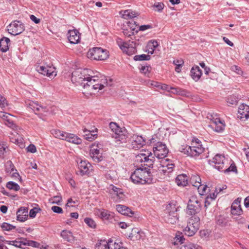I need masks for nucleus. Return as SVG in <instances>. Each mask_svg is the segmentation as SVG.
Listing matches in <instances>:
<instances>
[{"label": "nucleus", "mask_w": 249, "mask_h": 249, "mask_svg": "<svg viewBox=\"0 0 249 249\" xmlns=\"http://www.w3.org/2000/svg\"><path fill=\"white\" fill-rule=\"evenodd\" d=\"M91 71L88 69L77 70L72 73L71 81L76 85H81L87 90L88 94H91L94 89H102L106 86H111L112 79H105L99 83L97 77L90 75Z\"/></svg>", "instance_id": "nucleus-1"}, {"label": "nucleus", "mask_w": 249, "mask_h": 249, "mask_svg": "<svg viewBox=\"0 0 249 249\" xmlns=\"http://www.w3.org/2000/svg\"><path fill=\"white\" fill-rule=\"evenodd\" d=\"M155 161L154 155L151 152L144 150L136 156L134 164L136 167L142 168H153Z\"/></svg>", "instance_id": "nucleus-2"}, {"label": "nucleus", "mask_w": 249, "mask_h": 249, "mask_svg": "<svg viewBox=\"0 0 249 249\" xmlns=\"http://www.w3.org/2000/svg\"><path fill=\"white\" fill-rule=\"evenodd\" d=\"M226 162L227 161L225 157L220 154L216 155L212 160H209L210 163H213V166L219 171L224 172L225 173H228L230 172H237V169L234 163H232L230 167L224 169Z\"/></svg>", "instance_id": "nucleus-3"}, {"label": "nucleus", "mask_w": 249, "mask_h": 249, "mask_svg": "<svg viewBox=\"0 0 249 249\" xmlns=\"http://www.w3.org/2000/svg\"><path fill=\"white\" fill-rule=\"evenodd\" d=\"M117 42L120 49L128 55H131L137 52V47L139 45V40H129L124 42L121 38H118Z\"/></svg>", "instance_id": "nucleus-4"}, {"label": "nucleus", "mask_w": 249, "mask_h": 249, "mask_svg": "<svg viewBox=\"0 0 249 249\" xmlns=\"http://www.w3.org/2000/svg\"><path fill=\"white\" fill-rule=\"evenodd\" d=\"M87 57L91 60H105L109 57V52L101 47H94L89 50Z\"/></svg>", "instance_id": "nucleus-5"}, {"label": "nucleus", "mask_w": 249, "mask_h": 249, "mask_svg": "<svg viewBox=\"0 0 249 249\" xmlns=\"http://www.w3.org/2000/svg\"><path fill=\"white\" fill-rule=\"evenodd\" d=\"M199 217L197 216H193L189 219L187 225L183 230V232L188 236H193L199 229Z\"/></svg>", "instance_id": "nucleus-6"}, {"label": "nucleus", "mask_w": 249, "mask_h": 249, "mask_svg": "<svg viewBox=\"0 0 249 249\" xmlns=\"http://www.w3.org/2000/svg\"><path fill=\"white\" fill-rule=\"evenodd\" d=\"M178 209L175 205L169 204L166 206L165 214L164 216L165 221L172 224H176L178 220Z\"/></svg>", "instance_id": "nucleus-7"}, {"label": "nucleus", "mask_w": 249, "mask_h": 249, "mask_svg": "<svg viewBox=\"0 0 249 249\" xmlns=\"http://www.w3.org/2000/svg\"><path fill=\"white\" fill-rule=\"evenodd\" d=\"M190 156L192 157H198L204 151V148L201 144L200 141L194 138L191 141V145L189 146Z\"/></svg>", "instance_id": "nucleus-8"}, {"label": "nucleus", "mask_w": 249, "mask_h": 249, "mask_svg": "<svg viewBox=\"0 0 249 249\" xmlns=\"http://www.w3.org/2000/svg\"><path fill=\"white\" fill-rule=\"evenodd\" d=\"M201 208V202L196 196H192L188 203L187 213L190 215H195L198 213Z\"/></svg>", "instance_id": "nucleus-9"}, {"label": "nucleus", "mask_w": 249, "mask_h": 249, "mask_svg": "<svg viewBox=\"0 0 249 249\" xmlns=\"http://www.w3.org/2000/svg\"><path fill=\"white\" fill-rule=\"evenodd\" d=\"M154 155L158 159H163L168 153V149L164 143L158 142L156 146L153 148Z\"/></svg>", "instance_id": "nucleus-10"}, {"label": "nucleus", "mask_w": 249, "mask_h": 249, "mask_svg": "<svg viewBox=\"0 0 249 249\" xmlns=\"http://www.w3.org/2000/svg\"><path fill=\"white\" fill-rule=\"evenodd\" d=\"M36 70L39 73L50 77L55 76L56 75L55 69L53 66H37Z\"/></svg>", "instance_id": "nucleus-11"}, {"label": "nucleus", "mask_w": 249, "mask_h": 249, "mask_svg": "<svg viewBox=\"0 0 249 249\" xmlns=\"http://www.w3.org/2000/svg\"><path fill=\"white\" fill-rule=\"evenodd\" d=\"M112 137L114 138L117 142H119L118 144L125 143L128 138V133L124 128H122L121 130L113 133Z\"/></svg>", "instance_id": "nucleus-12"}, {"label": "nucleus", "mask_w": 249, "mask_h": 249, "mask_svg": "<svg viewBox=\"0 0 249 249\" xmlns=\"http://www.w3.org/2000/svg\"><path fill=\"white\" fill-rule=\"evenodd\" d=\"M28 107L33 110L36 114H43L47 112L48 110L46 107L40 106L37 102L33 101L28 100L25 102Z\"/></svg>", "instance_id": "nucleus-13"}, {"label": "nucleus", "mask_w": 249, "mask_h": 249, "mask_svg": "<svg viewBox=\"0 0 249 249\" xmlns=\"http://www.w3.org/2000/svg\"><path fill=\"white\" fill-rule=\"evenodd\" d=\"M21 245L24 246H31L34 248H40V243L33 240H28L25 238L17 237V247H21Z\"/></svg>", "instance_id": "nucleus-14"}, {"label": "nucleus", "mask_w": 249, "mask_h": 249, "mask_svg": "<svg viewBox=\"0 0 249 249\" xmlns=\"http://www.w3.org/2000/svg\"><path fill=\"white\" fill-rule=\"evenodd\" d=\"M77 162L78 169L77 174L79 172V174L83 176L89 174V168L91 165L89 162L86 160H81L79 162L77 161Z\"/></svg>", "instance_id": "nucleus-15"}, {"label": "nucleus", "mask_w": 249, "mask_h": 249, "mask_svg": "<svg viewBox=\"0 0 249 249\" xmlns=\"http://www.w3.org/2000/svg\"><path fill=\"white\" fill-rule=\"evenodd\" d=\"M130 179L135 184H143L142 169L137 167L135 171L131 174Z\"/></svg>", "instance_id": "nucleus-16"}, {"label": "nucleus", "mask_w": 249, "mask_h": 249, "mask_svg": "<svg viewBox=\"0 0 249 249\" xmlns=\"http://www.w3.org/2000/svg\"><path fill=\"white\" fill-rule=\"evenodd\" d=\"M216 226L219 228H225L230 225L229 217L223 215H219L215 217Z\"/></svg>", "instance_id": "nucleus-17"}, {"label": "nucleus", "mask_w": 249, "mask_h": 249, "mask_svg": "<svg viewBox=\"0 0 249 249\" xmlns=\"http://www.w3.org/2000/svg\"><path fill=\"white\" fill-rule=\"evenodd\" d=\"M99 216L103 220H106L109 222L113 223L115 221L114 213L105 209L98 210Z\"/></svg>", "instance_id": "nucleus-18"}, {"label": "nucleus", "mask_w": 249, "mask_h": 249, "mask_svg": "<svg viewBox=\"0 0 249 249\" xmlns=\"http://www.w3.org/2000/svg\"><path fill=\"white\" fill-rule=\"evenodd\" d=\"M145 144V141L141 136L135 135L132 137L131 145L133 149H140Z\"/></svg>", "instance_id": "nucleus-19"}, {"label": "nucleus", "mask_w": 249, "mask_h": 249, "mask_svg": "<svg viewBox=\"0 0 249 249\" xmlns=\"http://www.w3.org/2000/svg\"><path fill=\"white\" fill-rule=\"evenodd\" d=\"M17 220L20 222H24L26 221L28 216V208L23 207L17 211Z\"/></svg>", "instance_id": "nucleus-20"}, {"label": "nucleus", "mask_w": 249, "mask_h": 249, "mask_svg": "<svg viewBox=\"0 0 249 249\" xmlns=\"http://www.w3.org/2000/svg\"><path fill=\"white\" fill-rule=\"evenodd\" d=\"M116 209L119 213L124 215L132 217L134 214V212L129 208L123 205L118 204L116 205Z\"/></svg>", "instance_id": "nucleus-21"}, {"label": "nucleus", "mask_w": 249, "mask_h": 249, "mask_svg": "<svg viewBox=\"0 0 249 249\" xmlns=\"http://www.w3.org/2000/svg\"><path fill=\"white\" fill-rule=\"evenodd\" d=\"M68 39L71 44H76L80 40L79 33L77 30H69Z\"/></svg>", "instance_id": "nucleus-22"}, {"label": "nucleus", "mask_w": 249, "mask_h": 249, "mask_svg": "<svg viewBox=\"0 0 249 249\" xmlns=\"http://www.w3.org/2000/svg\"><path fill=\"white\" fill-rule=\"evenodd\" d=\"M238 117L241 119L249 118V106L244 104L240 105L238 108Z\"/></svg>", "instance_id": "nucleus-23"}, {"label": "nucleus", "mask_w": 249, "mask_h": 249, "mask_svg": "<svg viewBox=\"0 0 249 249\" xmlns=\"http://www.w3.org/2000/svg\"><path fill=\"white\" fill-rule=\"evenodd\" d=\"M202 74L201 70L198 66H194L190 71V75L192 78L196 82H197Z\"/></svg>", "instance_id": "nucleus-24"}, {"label": "nucleus", "mask_w": 249, "mask_h": 249, "mask_svg": "<svg viewBox=\"0 0 249 249\" xmlns=\"http://www.w3.org/2000/svg\"><path fill=\"white\" fill-rule=\"evenodd\" d=\"M84 133V137L87 140L91 142L94 140L97 137V129L95 128V130H89L86 128L83 130Z\"/></svg>", "instance_id": "nucleus-25"}, {"label": "nucleus", "mask_w": 249, "mask_h": 249, "mask_svg": "<svg viewBox=\"0 0 249 249\" xmlns=\"http://www.w3.org/2000/svg\"><path fill=\"white\" fill-rule=\"evenodd\" d=\"M64 140L76 144H79L82 142V140L78 136L73 134L69 133H67L66 134Z\"/></svg>", "instance_id": "nucleus-26"}, {"label": "nucleus", "mask_w": 249, "mask_h": 249, "mask_svg": "<svg viewBox=\"0 0 249 249\" xmlns=\"http://www.w3.org/2000/svg\"><path fill=\"white\" fill-rule=\"evenodd\" d=\"M14 116L8 114V115H6V117H5L4 121V124L15 131L14 128L16 127V124H14Z\"/></svg>", "instance_id": "nucleus-27"}, {"label": "nucleus", "mask_w": 249, "mask_h": 249, "mask_svg": "<svg viewBox=\"0 0 249 249\" xmlns=\"http://www.w3.org/2000/svg\"><path fill=\"white\" fill-rule=\"evenodd\" d=\"M176 182L178 186H185L188 183V177L184 174L179 175L176 178Z\"/></svg>", "instance_id": "nucleus-28"}, {"label": "nucleus", "mask_w": 249, "mask_h": 249, "mask_svg": "<svg viewBox=\"0 0 249 249\" xmlns=\"http://www.w3.org/2000/svg\"><path fill=\"white\" fill-rule=\"evenodd\" d=\"M10 39L8 37H3L0 39V50L2 52H6L9 49Z\"/></svg>", "instance_id": "nucleus-29"}, {"label": "nucleus", "mask_w": 249, "mask_h": 249, "mask_svg": "<svg viewBox=\"0 0 249 249\" xmlns=\"http://www.w3.org/2000/svg\"><path fill=\"white\" fill-rule=\"evenodd\" d=\"M5 167V171L8 174L12 177L15 176V174H16V173L14 172L15 166L11 160H8L6 162Z\"/></svg>", "instance_id": "nucleus-30"}, {"label": "nucleus", "mask_w": 249, "mask_h": 249, "mask_svg": "<svg viewBox=\"0 0 249 249\" xmlns=\"http://www.w3.org/2000/svg\"><path fill=\"white\" fill-rule=\"evenodd\" d=\"M142 169V178L143 184L145 183H150L152 182V178L151 177V173L148 171L146 170L147 168Z\"/></svg>", "instance_id": "nucleus-31"}, {"label": "nucleus", "mask_w": 249, "mask_h": 249, "mask_svg": "<svg viewBox=\"0 0 249 249\" xmlns=\"http://www.w3.org/2000/svg\"><path fill=\"white\" fill-rule=\"evenodd\" d=\"M61 236L66 241L72 242L74 240V237L72 233L69 231L63 230L61 232Z\"/></svg>", "instance_id": "nucleus-32"}, {"label": "nucleus", "mask_w": 249, "mask_h": 249, "mask_svg": "<svg viewBox=\"0 0 249 249\" xmlns=\"http://www.w3.org/2000/svg\"><path fill=\"white\" fill-rule=\"evenodd\" d=\"M231 213L234 215H240L242 214L243 211L237 202H234L231 205Z\"/></svg>", "instance_id": "nucleus-33"}, {"label": "nucleus", "mask_w": 249, "mask_h": 249, "mask_svg": "<svg viewBox=\"0 0 249 249\" xmlns=\"http://www.w3.org/2000/svg\"><path fill=\"white\" fill-rule=\"evenodd\" d=\"M190 182L193 186L197 187L200 186L201 179L198 175H193L190 178Z\"/></svg>", "instance_id": "nucleus-34"}, {"label": "nucleus", "mask_w": 249, "mask_h": 249, "mask_svg": "<svg viewBox=\"0 0 249 249\" xmlns=\"http://www.w3.org/2000/svg\"><path fill=\"white\" fill-rule=\"evenodd\" d=\"M138 16V13L132 11L131 10H127L124 12L123 17L124 18H132Z\"/></svg>", "instance_id": "nucleus-35"}, {"label": "nucleus", "mask_w": 249, "mask_h": 249, "mask_svg": "<svg viewBox=\"0 0 249 249\" xmlns=\"http://www.w3.org/2000/svg\"><path fill=\"white\" fill-rule=\"evenodd\" d=\"M101 144L99 143L97 145H95V143L92 144L90 150V155H95L100 154V149L101 148Z\"/></svg>", "instance_id": "nucleus-36"}, {"label": "nucleus", "mask_w": 249, "mask_h": 249, "mask_svg": "<svg viewBox=\"0 0 249 249\" xmlns=\"http://www.w3.org/2000/svg\"><path fill=\"white\" fill-rule=\"evenodd\" d=\"M52 134L55 137L63 140H65L67 132L59 130H53Z\"/></svg>", "instance_id": "nucleus-37"}, {"label": "nucleus", "mask_w": 249, "mask_h": 249, "mask_svg": "<svg viewBox=\"0 0 249 249\" xmlns=\"http://www.w3.org/2000/svg\"><path fill=\"white\" fill-rule=\"evenodd\" d=\"M239 101V98L235 94L229 96L227 99V102L231 105H236Z\"/></svg>", "instance_id": "nucleus-38"}, {"label": "nucleus", "mask_w": 249, "mask_h": 249, "mask_svg": "<svg viewBox=\"0 0 249 249\" xmlns=\"http://www.w3.org/2000/svg\"><path fill=\"white\" fill-rule=\"evenodd\" d=\"M184 240L185 239L182 235V233L178 232L174 239V245L181 244L183 243Z\"/></svg>", "instance_id": "nucleus-39"}, {"label": "nucleus", "mask_w": 249, "mask_h": 249, "mask_svg": "<svg viewBox=\"0 0 249 249\" xmlns=\"http://www.w3.org/2000/svg\"><path fill=\"white\" fill-rule=\"evenodd\" d=\"M162 169L160 170L161 171L163 174H165L166 173H169L172 172L173 169L175 167L174 164H167L165 166L162 165Z\"/></svg>", "instance_id": "nucleus-40"}, {"label": "nucleus", "mask_w": 249, "mask_h": 249, "mask_svg": "<svg viewBox=\"0 0 249 249\" xmlns=\"http://www.w3.org/2000/svg\"><path fill=\"white\" fill-rule=\"evenodd\" d=\"M122 244V243H120V244H119L112 240H110L108 241V247L107 248L108 249H121L123 247L121 245Z\"/></svg>", "instance_id": "nucleus-41"}, {"label": "nucleus", "mask_w": 249, "mask_h": 249, "mask_svg": "<svg viewBox=\"0 0 249 249\" xmlns=\"http://www.w3.org/2000/svg\"><path fill=\"white\" fill-rule=\"evenodd\" d=\"M3 231H11L16 229V226L7 222H4L0 225Z\"/></svg>", "instance_id": "nucleus-42"}, {"label": "nucleus", "mask_w": 249, "mask_h": 249, "mask_svg": "<svg viewBox=\"0 0 249 249\" xmlns=\"http://www.w3.org/2000/svg\"><path fill=\"white\" fill-rule=\"evenodd\" d=\"M108 242L105 240H101L99 242L97 243L95 245V249H108Z\"/></svg>", "instance_id": "nucleus-43"}, {"label": "nucleus", "mask_w": 249, "mask_h": 249, "mask_svg": "<svg viewBox=\"0 0 249 249\" xmlns=\"http://www.w3.org/2000/svg\"><path fill=\"white\" fill-rule=\"evenodd\" d=\"M150 58L151 57L149 55L142 54L134 56V60L135 61L149 60Z\"/></svg>", "instance_id": "nucleus-44"}, {"label": "nucleus", "mask_w": 249, "mask_h": 249, "mask_svg": "<svg viewBox=\"0 0 249 249\" xmlns=\"http://www.w3.org/2000/svg\"><path fill=\"white\" fill-rule=\"evenodd\" d=\"M180 249H200V247L191 243L182 245Z\"/></svg>", "instance_id": "nucleus-45"}, {"label": "nucleus", "mask_w": 249, "mask_h": 249, "mask_svg": "<svg viewBox=\"0 0 249 249\" xmlns=\"http://www.w3.org/2000/svg\"><path fill=\"white\" fill-rule=\"evenodd\" d=\"M16 21H13L7 26V31L9 34L15 36H16Z\"/></svg>", "instance_id": "nucleus-46"}, {"label": "nucleus", "mask_w": 249, "mask_h": 249, "mask_svg": "<svg viewBox=\"0 0 249 249\" xmlns=\"http://www.w3.org/2000/svg\"><path fill=\"white\" fill-rule=\"evenodd\" d=\"M161 89L163 90H169V89H173L174 91L172 92L174 93L179 94L180 89L179 88H175L172 87H169L168 85L164 84L161 86Z\"/></svg>", "instance_id": "nucleus-47"}, {"label": "nucleus", "mask_w": 249, "mask_h": 249, "mask_svg": "<svg viewBox=\"0 0 249 249\" xmlns=\"http://www.w3.org/2000/svg\"><path fill=\"white\" fill-rule=\"evenodd\" d=\"M25 30L24 24L19 21L17 20V35L22 33Z\"/></svg>", "instance_id": "nucleus-48"}, {"label": "nucleus", "mask_w": 249, "mask_h": 249, "mask_svg": "<svg viewBox=\"0 0 249 249\" xmlns=\"http://www.w3.org/2000/svg\"><path fill=\"white\" fill-rule=\"evenodd\" d=\"M84 222L90 228H95L96 226L95 222L92 218L87 217L84 219Z\"/></svg>", "instance_id": "nucleus-49"}, {"label": "nucleus", "mask_w": 249, "mask_h": 249, "mask_svg": "<svg viewBox=\"0 0 249 249\" xmlns=\"http://www.w3.org/2000/svg\"><path fill=\"white\" fill-rule=\"evenodd\" d=\"M41 211V209L39 207H34L30 211L29 216L31 218H35L36 216V213Z\"/></svg>", "instance_id": "nucleus-50"}, {"label": "nucleus", "mask_w": 249, "mask_h": 249, "mask_svg": "<svg viewBox=\"0 0 249 249\" xmlns=\"http://www.w3.org/2000/svg\"><path fill=\"white\" fill-rule=\"evenodd\" d=\"M62 200V198L60 196H54L49 199L50 202L57 205H60Z\"/></svg>", "instance_id": "nucleus-51"}, {"label": "nucleus", "mask_w": 249, "mask_h": 249, "mask_svg": "<svg viewBox=\"0 0 249 249\" xmlns=\"http://www.w3.org/2000/svg\"><path fill=\"white\" fill-rule=\"evenodd\" d=\"M124 35L128 37H130L131 36H133L134 34V29H132V27L128 28L126 27L123 29Z\"/></svg>", "instance_id": "nucleus-52"}, {"label": "nucleus", "mask_w": 249, "mask_h": 249, "mask_svg": "<svg viewBox=\"0 0 249 249\" xmlns=\"http://www.w3.org/2000/svg\"><path fill=\"white\" fill-rule=\"evenodd\" d=\"M164 7V5L162 2H155L153 5L155 10L159 12H161Z\"/></svg>", "instance_id": "nucleus-53"}, {"label": "nucleus", "mask_w": 249, "mask_h": 249, "mask_svg": "<svg viewBox=\"0 0 249 249\" xmlns=\"http://www.w3.org/2000/svg\"><path fill=\"white\" fill-rule=\"evenodd\" d=\"M109 127L113 133L121 130L122 128L116 123L114 122H111L109 124Z\"/></svg>", "instance_id": "nucleus-54"}, {"label": "nucleus", "mask_w": 249, "mask_h": 249, "mask_svg": "<svg viewBox=\"0 0 249 249\" xmlns=\"http://www.w3.org/2000/svg\"><path fill=\"white\" fill-rule=\"evenodd\" d=\"M213 126L214 128V130L217 132H220L223 131L224 129L225 124L224 123H218L217 124H215Z\"/></svg>", "instance_id": "nucleus-55"}, {"label": "nucleus", "mask_w": 249, "mask_h": 249, "mask_svg": "<svg viewBox=\"0 0 249 249\" xmlns=\"http://www.w3.org/2000/svg\"><path fill=\"white\" fill-rule=\"evenodd\" d=\"M198 191L200 195H203L206 193L207 189V185L200 184V186H197Z\"/></svg>", "instance_id": "nucleus-56"}, {"label": "nucleus", "mask_w": 249, "mask_h": 249, "mask_svg": "<svg viewBox=\"0 0 249 249\" xmlns=\"http://www.w3.org/2000/svg\"><path fill=\"white\" fill-rule=\"evenodd\" d=\"M17 144H18V146L22 149L25 147V142L24 140L22 137H20L19 138L17 137Z\"/></svg>", "instance_id": "nucleus-57"}, {"label": "nucleus", "mask_w": 249, "mask_h": 249, "mask_svg": "<svg viewBox=\"0 0 249 249\" xmlns=\"http://www.w3.org/2000/svg\"><path fill=\"white\" fill-rule=\"evenodd\" d=\"M151 68L149 66H142L140 69L141 72L146 75L150 72Z\"/></svg>", "instance_id": "nucleus-58"}, {"label": "nucleus", "mask_w": 249, "mask_h": 249, "mask_svg": "<svg viewBox=\"0 0 249 249\" xmlns=\"http://www.w3.org/2000/svg\"><path fill=\"white\" fill-rule=\"evenodd\" d=\"M112 191L117 196H119L120 195L123 194V190L121 188L116 187L114 185H111Z\"/></svg>", "instance_id": "nucleus-59"}, {"label": "nucleus", "mask_w": 249, "mask_h": 249, "mask_svg": "<svg viewBox=\"0 0 249 249\" xmlns=\"http://www.w3.org/2000/svg\"><path fill=\"white\" fill-rule=\"evenodd\" d=\"M90 156L92 158V160L96 162H99L100 161H101L103 159V157L100 155V154Z\"/></svg>", "instance_id": "nucleus-60"}, {"label": "nucleus", "mask_w": 249, "mask_h": 249, "mask_svg": "<svg viewBox=\"0 0 249 249\" xmlns=\"http://www.w3.org/2000/svg\"><path fill=\"white\" fill-rule=\"evenodd\" d=\"M51 210L54 213H56L60 214V213H63V209L61 207H60L59 206H52L51 208Z\"/></svg>", "instance_id": "nucleus-61"}, {"label": "nucleus", "mask_w": 249, "mask_h": 249, "mask_svg": "<svg viewBox=\"0 0 249 249\" xmlns=\"http://www.w3.org/2000/svg\"><path fill=\"white\" fill-rule=\"evenodd\" d=\"M189 146L186 145V146H182L180 149L179 151L183 153L184 154H186L188 156H190V152H189V149H188Z\"/></svg>", "instance_id": "nucleus-62"}, {"label": "nucleus", "mask_w": 249, "mask_h": 249, "mask_svg": "<svg viewBox=\"0 0 249 249\" xmlns=\"http://www.w3.org/2000/svg\"><path fill=\"white\" fill-rule=\"evenodd\" d=\"M7 103L5 97L0 95V107L2 108L7 106Z\"/></svg>", "instance_id": "nucleus-63"}, {"label": "nucleus", "mask_w": 249, "mask_h": 249, "mask_svg": "<svg viewBox=\"0 0 249 249\" xmlns=\"http://www.w3.org/2000/svg\"><path fill=\"white\" fill-rule=\"evenodd\" d=\"M77 203V200H73L71 198H70L68 199L66 206L68 207H73L74 204H76Z\"/></svg>", "instance_id": "nucleus-64"}]
</instances>
